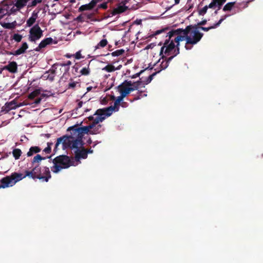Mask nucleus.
Segmentation results:
<instances>
[{"label": "nucleus", "instance_id": "f257e3e1", "mask_svg": "<svg viewBox=\"0 0 263 263\" xmlns=\"http://www.w3.org/2000/svg\"><path fill=\"white\" fill-rule=\"evenodd\" d=\"M93 124H90L88 126H85L74 129L73 130V135L76 136V138L73 136H63L57 139L54 151L55 152L59 145L62 143L63 147L64 148H78L80 146L83 145L82 137L84 134L89 133L91 128H93Z\"/></svg>", "mask_w": 263, "mask_h": 263}, {"label": "nucleus", "instance_id": "f03ea898", "mask_svg": "<svg viewBox=\"0 0 263 263\" xmlns=\"http://www.w3.org/2000/svg\"><path fill=\"white\" fill-rule=\"evenodd\" d=\"M183 35H179L175 38V41L176 43H177V49L174 50L173 55L171 56L170 57L166 58L165 56L163 59L162 62H161L160 66V69L158 70L157 72L158 73L162 70L166 69L169 64L170 61L177 55L179 53V46L180 45V42L181 41H186V44L185 45V48L186 50H190L192 48V45L196 44L197 42H198L202 37L203 34H183Z\"/></svg>", "mask_w": 263, "mask_h": 263}, {"label": "nucleus", "instance_id": "7ed1b4c3", "mask_svg": "<svg viewBox=\"0 0 263 263\" xmlns=\"http://www.w3.org/2000/svg\"><path fill=\"white\" fill-rule=\"evenodd\" d=\"M26 176L34 180L38 179L42 181L48 182L51 177L49 167L42 168L39 164L36 165L31 171H26Z\"/></svg>", "mask_w": 263, "mask_h": 263}, {"label": "nucleus", "instance_id": "20e7f679", "mask_svg": "<svg viewBox=\"0 0 263 263\" xmlns=\"http://www.w3.org/2000/svg\"><path fill=\"white\" fill-rule=\"evenodd\" d=\"M109 116L107 115L106 112L101 108L97 109L93 116H90L88 117L89 121H92L90 124H93V128H91L90 134L95 135L100 133L103 130L102 125L100 124L107 117Z\"/></svg>", "mask_w": 263, "mask_h": 263}, {"label": "nucleus", "instance_id": "39448f33", "mask_svg": "<svg viewBox=\"0 0 263 263\" xmlns=\"http://www.w3.org/2000/svg\"><path fill=\"white\" fill-rule=\"evenodd\" d=\"M52 162L54 165L51 167V170L54 173H58L61 170L67 168L74 165V162L71 160L69 157L64 155L57 156Z\"/></svg>", "mask_w": 263, "mask_h": 263}, {"label": "nucleus", "instance_id": "423d86ee", "mask_svg": "<svg viewBox=\"0 0 263 263\" xmlns=\"http://www.w3.org/2000/svg\"><path fill=\"white\" fill-rule=\"evenodd\" d=\"M175 34H169V37L168 40H166L164 45L161 47V50L160 52V55L161 56V58L163 59L164 58V55H163V53L166 55H169L171 54V52L173 51V49H175V47H177V44L175 45V40H172L170 42V40ZM177 48L175 49L176 50Z\"/></svg>", "mask_w": 263, "mask_h": 263}, {"label": "nucleus", "instance_id": "0eeeda50", "mask_svg": "<svg viewBox=\"0 0 263 263\" xmlns=\"http://www.w3.org/2000/svg\"><path fill=\"white\" fill-rule=\"evenodd\" d=\"M15 10L14 7L12 4H7L5 2L2 3L0 4V19L6 15H9L14 13Z\"/></svg>", "mask_w": 263, "mask_h": 263}, {"label": "nucleus", "instance_id": "6e6552de", "mask_svg": "<svg viewBox=\"0 0 263 263\" xmlns=\"http://www.w3.org/2000/svg\"><path fill=\"white\" fill-rule=\"evenodd\" d=\"M132 81L125 80L118 86V90L120 95L125 97L132 92L130 86H132Z\"/></svg>", "mask_w": 263, "mask_h": 263}, {"label": "nucleus", "instance_id": "1a4fd4ad", "mask_svg": "<svg viewBox=\"0 0 263 263\" xmlns=\"http://www.w3.org/2000/svg\"><path fill=\"white\" fill-rule=\"evenodd\" d=\"M125 97L122 95H120V96H118L117 99L114 102V104L113 106H110L108 107H105L103 108H101L103 109L104 112H106L107 115L111 116L114 111H117L119 109V106L120 103L122 102L123 99Z\"/></svg>", "mask_w": 263, "mask_h": 263}, {"label": "nucleus", "instance_id": "9d476101", "mask_svg": "<svg viewBox=\"0 0 263 263\" xmlns=\"http://www.w3.org/2000/svg\"><path fill=\"white\" fill-rule=\"evenodd\" d=\"M58 43V40L53 39L51 37H47L42 40L39 44V46L34 49L36 51H41V50L45 48L47 45H51L52 44H56Z\"/></svg>", "mask_w": 263, "mask_h": 263}, {"label": "nucleus", "instance_id": "9b49d317", "mask_svg": "<svg viewBox=\"0 0 263 263\" xmlns=\"http://www.w3.org/2000/svg\"><path fill=\"white\" fill-rule=\"evenodd\" d=\"M82 146H79L78 148H75L76 150L74 152V159L76 161H79L81 159H86L87 157V152L86 149L84 147L80 149L79 148ZM73 148L72 149H73Z\"/></svg>", "mask_w": 263, "mask_h": 263}, {"label": "nucleus", "instance_id": "f8f14e48", "mask_svg": "<svg viewBox=\"0 0 263 263\" xmlns=\"http://www.w3.org/2000/svg\"><path fill=\"white\" fill-rule=\"evenodd\" d=\"M101 1V0H91L89 3L83 5L80 7L78 11L81 12L85 11L91 10L95 7L98 3Z\"/></svg>", "mask_w": 263, "mask_h": 263}, {"label": "nucleus", "instance_id": "ddd939ff", "mask_svg": "<svg viewBox=\"0 0 263 263\" xmlns=\"http://www.w3.org/2000/svg\"><path fill=\"white\" fill-rule=\"evenodd\" d=\"M13 185V180L11 175L4 177L0 180V189H4Z\"/></svg>", "mask_w": 263, "mask_h": 263}, {"label": "nucleus", "instance_id": "4468645a", "mask_svg": "<svg viewBox=\"0 0 263 263\" xmlns=\"http://www.w3.org/2000/svg\"><path fill=\"white\" fill-rule=\"evenodd\" d=\"M3 69L7 70L10 72L15 73L17 72V63L14 61L10 62L7 65L3 66Z\"/></svg>", "mask_w": 263, "mask_h": 263}, {"label": "nucleus", "instance_id": "2eb2a0df", "mask_svg": "<svg viewBox=\"0 0 263 263\" xmlns=\"http://www.w3.org/2000/svg\"><path fill=\"white\" fill-rule=\"evenodd\" d=\"M227 0H212L211 3L209 5V7L211 9H215L218 7V10L220 9L221 6L226 3Z\"/></svg>", "mask_w": 263, "mask_h": 263}, {"label": "nucleus", "instance_id": "dca6fc26", "mask_svg": "<svg viewBox=\"0 0 263 263\" xmlns=\"http://www.w3.org/2000/svg\"><path fill=\"white\" fill-rule=\"evenodd\" d=\"M128 9V7L120 4L116 8L113 10L112 14L114 15L117 14H120L126 11Z\"/></svg>", "mask_w": 263, "mask_h": 263}, {"label": "nucleus", "instance_id": "f3484780", "mask_svg": "<svg viewBox=\"0 0 263 263\" xmlns=\"http://www.w3.org/2000/svg\"><path fill=\"white\" fill-rule=\"evenodd\" d=\"M11 176L12 179V180L14 181H13V184H14L16 182L20 181L27 177V176H26V174L24 176H23L22 174L17 173L16 172L12 173Z\"/></svg>", "mask_w": 263, "mask_h": 263}, {"label": "nucleus", "instance_id": "a211bd4d", "mask_svg": "<svg viewBox=\"0 0 263 263\" xmlns=\"http://www.w3.org/2000/svg\"><path fill=\"white\" fill-rule=\"evenodd\" d=\"M28 1L29 0H16L15 5H14L11 3H10L9 4H11L14 6V9H15L14 12H15L16 11V8H17L18 9H21L23 8L24 6L26 5Z\"/></svg>", "mask_w": 263, "mask_h": 263}, {"label": "nucleus", "instance_id": "6ab92c4d", "mask_svg": "<svg viewBox=\"0 0 263 263\" xmlns=\"http://www.w3.org/2000/svg\"><path fill=\"white\" fill-rule=\"evenodd\" d=\"M28 48L27 43L24 42L22 45L21 47L14 51L12 54L14 55H18L25 52L26 49Z\"/></svg>", "mask_w": 263, "mask_h": 263}, {"label": "nucleus", "instance_id": "aec40b11", "mask_svg": "<svg viewBox=\"0 0 263 263\" xmlns=\"http://www.w3.org/2000/svg\"><path fill=\"white\" fill-rule=\"evenodd\" d=\"M190 28V26H187L185 30H182L180 29H177L176 30H171L168 31V33H200L198 30L197 29H195L194 30L192 31L191 32H190V30L189 29Z\"/></svg>", "mask_w": 263, "mask_h": 263}, {"label": "nucleus", "instance_id": "412c9836", "mask_svg": "<svg viewBox=\"0 0 263 263\" xmlns=\"http://www.w3.org/2000/svg\"><path fill=\"white\" fill-rule=\"evenodd\" d=\"M51 157V156H48L47 157H42L39 154H37L35 156H34L31 161V163L32 164L37 163V164H39V163L43 160H45L46 158H50Z\"/></svg>", "mask_w": 263, "mask_h": 263}, {"label": "nucleus", "instance_id": "4be33fe9", "mask_svg": "<svg viewBox=\"0 0 263 263\" xmlns=\"http://www.w3.org/2000/svg\"><path fill=\"white\" fill-rule=\"evenodd\" d=\"M41 149L39 146H31L29 151L27 153L28 157L32 156L34 154H36L40 152Z\"/></svg>", "mask_w": 263, "mask_h": 263}, {"label": "nucleus", "instance_id": "5701e85b", "mask_svg": "<svg viewBox=\"0 0 263 263\" xmlns=\"http://www.w3.org/2000/svg\"><path fill=\"white\" fill-rule=\"evenodd\" d=\"M226 17V16H224V17L223 18H220L219 20V21L216 24H215L214 25V26H210V27H199L198 28L201 29L202 30H203L204 31H208L210 29L215 28V27L219 26L222 23V22L225 19Z\"/></svg>", "mask_w": 263, "mask_h": 263}, {"label": "nucleus", "instance_id": "b1692460", "mask_svg": "<svg viewBox=\"0 0 263 263\" xmlns=\"http://www.w3.org/2000/svg\"><path fill=\"white\" fill-rule=\"evenodd\" d=\"M118 69L119 68H116V67L112 64H108L102 68L103 70L107 71L108 72H111Z\"/></svg>", "mask_w": 263, "mask_h": 263}, {"label": "nucleus", "instance_id": "393cba45", "mask_svg": "<svg viewBox=\"0 0 263 263\" xmlns=\"http://www.w3.org/2000/svg\"><path fill=\"white\" fill-rule=\"evenodd\" d=\"M41 93V89H36L31 92L29 95H28V99L30 100L33 99L35 97L38 96Z\"/></svg>", "mask_w": 263, "mask_h": 263}, {"label": "nucleus", "instance_id": "a878e982", "mask_svg": "<svg viewBox=\"0 0 263 263\" xmlns=\"http://www.w3.org/2000/svg\"><path fill=\"white\" fill-rule=\"evenodd\" d=\"M43 34H30L29 40L31 42H35L39 40L42 36Z\"/></svg>", "mask_w": 263, "mask_h": 263}, {"label": "nucleus", "instance_id": "bb28decb", "mask_svg": "<svg viewBox=\"0 0 263 263\" xmlns=\"http://www.w3.org/2000/svg\"><path fill=\"white\" fill-rule=\"evenodd\" d=\"M29 33H42V30L39 25L36 24L30 29Z\"/></svg>", "mask_w": 263, "mask_h": 263}, {"label": "nucleus", "instance_id": "cd10ccee", "mask_svg": "<svg viewBox=\"0 0 263 263\" xmlns=\"http://www.w3.org/2000/svg\"><path fill=\"white\" fill-rule=\"evenodd\" d=\"M16 25V22L14 21L12 23H3L2 24V26L5 28L8 29H13L15 28Z\"/></svg>", "mask_w": 263, "mask_h": 263}, {"label": "nucleus", "instance_id": "c85d7f7f", "mask_svg": "<svg viewBox=\"0 0 263 263\" xmlns=\"http://www.w3.org/2000/svg\"><path fill=\"white\" fill-rule=\"evenodd\" d=\"M235 2H230L226 4L223 8V11H231L232 9L234 6L235 5Z\"/></svg>", "mask_w": 263, "mask_h": 263}, {"label": "nucleus", "instance_id": "c756f323", "mask_svg": "<svg viewBox=\"0 0 263 263\" xmlns=\"http://www.w3.org/2000/svg\"><path fill=\"white\" fill-rule=\"evenodd\" d=\"M22 153L21 150L19 148H15L12 151L13 156L15 159H18Z\"/></svg>", "mask_w": 263, "mask_h": 263}, {"label": "nucleus", "instance_id": "7c9ffc66", "mask_svg": "<svg viewBox=\"0 0 263 263\" xmlns=\"http://www.w3.org/2000/svg\"><path fill=\"white\" fill-rule=\"evenodd\" d=\"M142 83V81H138L135 82H133L132 86H130V88L132 89V91L138 90L139 88L140 87V85Z\"/></svg>", "mask_w": 263, "mask_h": 263}, {"label": "nucleus", "instance_id": "2f4dec72", "mask_svg": "<svg viewBox=\"0 0 263 263\" xmlns=\"http://www.w3.org/2000/svg\"><path fill=\"white\" fill-rule=\"evenodd\" d=\"M158 72H155L153 73H152V74L149 75L148 76V77L145 80H143L142 81V82H143V84L145 85V84H147L148 83H149L153 79V78L156 75L157 73H158Z\"/></svg>", "mask_w": 263, "mask_h": 263}, {"label": "nucleus", "instance_id": "473e14b6", "mask_svg": "<svg viewBox=\"0 0 263 263\" xmlns=\"http://www.w3.org/2000/svg\"><path fill=\"white\" fill-rule=\"evenodd\" d=\"M125 52V50L123 49L117 50L112 52L111 54L112 57H118L123 54Z\"/></svg>", "mask_w": 263, "mask_h": 263}, {"label": "nucleus", "instance_id": "72a5a7b5", "mask_svg": "<svg viewBox=\"0 0 263 263\" xmlns=\"http://www.w3.org/2000/svg\"><path fill=\"white\" fill-rule=\"evenodd\" d=\"M142 24V20H136L133 23V24L130 26L129 29L127 31H126L125 33H127L128 32H131L132 28L134 27L135 25H141Z\"/></svg>", "mask_w": 263, "mask_h": 263}, {"label": "nucleus", "instance_id": "f704fd0d", "mask_svg": "<svg viewBox=\"0 0 263 263\" xmlns=\"http://www.w3.org/2000/svg\"><path fill=\"white\" fill-rule=\"evenodd\" d=\"M107 41L106 39L102 40L96 46V48H99L100 47H104L107 44Z\"/></svg>", "mask_w": 263, "mask_h": 263}, {"label": "nucleus", "instance_id": "c9c22d12", "mask_svg": "<svg viewBox=\"0 0 263 263\" xmlns=\"http://www.w3.org/2000/svg\"><path fill=\"white\" fill-rule=\"evenodd\" d=\"M43 0H33L31 3H29L28 8L34 7L37 5V4L42 3Z\"/></svg>", "mask_w": 263, "mask_h": 263}, {"label": "nucleus", "instance_id": "e433bc0d", "mask_svg": "<svg viewBox=\"0 0 263 263\" xmlns=\"http://www.w3.org/2000/svg\"><path fill=\"white\" fill-rule=\"evenodd\" d=\"M90 70L89 67H83L80 71V73L81 75L87 76L89 74Z\"/></svg>", "mask_w": 263, "mask_h": 263}, {"label": "nucleus", "instance_id": "4c0bfd02", "mask_svg": "<svg viewBox=\"0 0 263 263\" xmlns=\"http://www.w3.org/2000/svg\"><path fill=\"white\" fill-rule=\"evenodd\" d=\"M208 8H210L209 5L205 6L203 8L200 9L198 11V14L199 15H204L207 12Z\"/></svg>", "mask_w": 263, "mask_h": 263}, {"label": "nucleus", "instance_id": "58836bf2", "mask_svg": "<svg viewBox=\"0 0 263 263\" xmlns=\"http://www.w3.org/2000/svg\"><path fill=\"white\" fill-rule=\"evenodd\" d=\"M60 63H56L54 64L52 67L49 70L50 72L52 74H54L55 73L57 69L58 68L59 66H60Z\"/></svg>", "mask_w": 263, "mask_h": 263}, {"label": "nucleus", "instance_id": "ea45409f", "mask_svg": "<svg viewBox=\"0 0 263 263\" xmlns=\"http://www.w3.org/2000/svg\"><path fill=\"white\" fill-rule=\"evenodd\" d=\"M13 39L17 42H19L21 41L22 36L20 34H14Z\"/></svg>", "mask_w": 263, "mask_h": 263}, {"label": "nucleus", "instance_id": "a19ab883", "mask_svg": "<svg viewBox=\"0 0 263 263\" xmlns=\"http://www.w3.org/2000/svg\"><path fill=\"white\" fill-rule=\"evenodd\" d=\"M40 9H39L37 10H35L33 11L32 13V15H31V16L30 17L31 18H34L35 20H36V18H37V16H38V13L40 11Z\"/></svg>", "mask_w": 263, "mask_h": 263}, {"label": "nucleus", "instance_id": "79ce46f5", "mask_svg": "<svg viewBox=\"0 0 263 263\" xmlns=\"http://www.w3.org/2000/svg\"><path fill=\"white\" fill-rule=\"evenodd\" d=\"M36 20H35L33 18L30 17L27 21V25L28 26L30 27L35 22Z\"/></svg>", "mask_w": 263, "mask_h": 263}, {"label": "nucleus", "instance_id": "37998d69", "mask_svg": "<svg viewBox=\"0 0 263 263\" xmlns=\"http://www.w3.org/2000/svg\"><path fill=\"white\" fill-rule=\"evenodd\" d=\"M78 83L76 82H71L68 84V88H74L76 87V85Z\"/></svg>", "mask_w": 263, "mask_h": 263}, {"label": "nucleus", "instance_id": "c03bdc74", "mask_svg": "<svg viewBox=\"0 0 263 263\" xmlns=\"http://www.w3.org/2000/svg\"><path fill=\"white\" fill-rule=\"evenodd\" d=\"M83 102L82 101H80L78 103V106L77 107V108H76V113L77 114H80V112H79V109L80 108L82 107V105H83Z\"/></svg>", "mask_w": 263, "mask_h": 263}, {"label": "nucleus", "instance_id": "a18cd8bd", "mask_svg": "<svg viewBox=\"0 0 263 263\" xmlns=\"http://www.w3.org/2000/svg\"><path fill=\"white\" fill-rule=\"evenodd\" d=\"M156 45V43H151L146 46L145 49H152Z\"/></svg>", "mask_w": 263, "mask_h": 263}, {"label": "nucleus", "instance_id": "49530a36", "mask_svg": "<svg viewBox=\"0 0 263 263\" xmlns=\"http://www.w3.org/2000/svg\"><path fill=\"white\" fill-rule=\"evenodd\" d=\"M98 7L99 8H102L104 9H106L107 8V3H103L98 6Z\"/></svg>", "mask_w": 263, "mask_h": 263}, {"label": "nucleus", "instance_id": "de8ad7c7", "mask_svg": "<svg viewBox=\"0 0 263 263\" xmlns=\"http://www.w3.org/2000/svg\"><path fill=\"white\" fill-rule=\"evenodd\" d=\"M60 66L63 67V66H68L71 64V62L70 61H68L66 63H60Z\"/></svg>", "mask_w": 263, "mask_h": 263}, {"label": "nucleus", "instance_id": "09e8293b", "mask_svg": "<svg viewBox=\"0 0 263 263\" xmlns=\"http://www.w3.org/2000/svg\"><path fill=\"white\" fill-rule=\"evenodd\" d=\"M43 152L46 154H50L51 152V148L49 146H47L43 150Z\"/></svg>", "mask_w": 263, "mask_h": 263}, {"label": "nucleus", "instance_id": "8fccbe9b", "mask_svg": "<svg viewBox=\"0 0 263 263\" xmlns=\"http://www.w3.org/2000/svg\"><path fill=\"white\" fill-rule=\"evenodd\" d=\"M75 58L77 59H80L82 58L80 51H78L76 52V55H75Z\"/></svg>", "mask_w": 263, "mask_h": 263}, {"label": "nucleus", "instance_id": "3c124183", "mask_svg": "<svg viewBox=\"0 0 263 263\" xmlns=\"http://www.w3.org/2000/svg\"><path fill=\"white\" fill-rule=\"evenodd\" d=\"M144 70H141L140 72L137 73L132 76V78H136L140 76V74L142 73Z\"/></svg>", "mask_w": 263, "mask_h": 263}, {"label": "nucleus", "instance_id": "603ef678", "mask_svg": "<svg viewBox=\"0 0 263 263\" xmlns=\"http://www.w3.org/2000/svg\"><path fill=\"white\" fill-rule=\"evenodd\" d=\"M42 100V98H41V97L38 98H37V99L35 100V101H34V103H35V104H39V103H41V102Z\"/></svg>", "mask_w": 263, "mask_h": 263}, {"label": "nucleus", "instance_id": "864d4df0", "mask_svg": "<svg viewBox=\"0 0 263 263\" xmlns=\"http://www.w3.org/2000/svg\"><path fill=\"white\" fill-rule=\"evenodd\" d=\"M130 0H122L120 4L125 5L129 2Z\"/></svg>", "mask_w": 263, "mask_h": 263}, {"label": "nucleus", "instance_id": "5fc2aeb1", "mask_svg": "<svg viewBox=\"0 0 263 263\" xmlns=\"http://www.w3.org/2000/svg\"><path fill=\"white\" fill-rule=\"evenodd\" d=\"M120 105H121L123 107H126L127 105V103L126 102L122 101Z\"/></svg>", "mask_w": 263, "mask_h": 263}, {"label": "nucleus", "instance_id": "6e6d98bb", "mask_svg": "<svg viewBox=\"0 0 263 263\" xmlns=\"http://www.w3.org/2000/svg\"><path fill=\"white\" fill-rule=\"evenodd\" d=\"M50 95H48L47 94H46V93H42L41 94L40 97L42 98V99L44 98H47V97H48Z\"/></svg>", "mask_w": 263, "mask_h": 263}, {"label": "nucleus", "instance_id": "4d7b16f0", "mask_svg": "<svg viewBox=\"0 0 263 263\" xmlns=\"http://www.w3.org/2000/svg\"><path fill=\"white\" fill-rule=\"evenodd\" d=\"M206 22V20H204V21H202L201 22H200V23H199L198 24V25H204Z\"/></svg>", "mask_w": 263, "mask_h": 263}, {"label": "nucleus", "instance_id": "13d9d810", "mask_svg": "<svg viewBox=\"0 0 263 263\" xmlns=\"http://www.w3.org/2000/svg\"><path fill=\"white\" fill-rule=\"evenodd\" d=\"M86 152H87V155L88 156V153L91 154L93 153V150H92L91 149H86Z\"/></svg>", "mask_w": 263, "mask_h": 263}, {"label": "nucleus", "instance_id": "bf43d9fd", "mask_svg": "<svg viewBox=\"0 0 263 263\" xmlns=\"http://www.w3.org/2000/svg\"><path fill=\"white\" fill-rule=\"evenodd\" d=\"M163 31V30H157L156 31H155L154 33H162Z\"/></svg>", "mask_w": 263, "mask_h": 263}, {"label": "nucleus", "instance_id": "052dcab7", "mask_svg": "<svg viewBox=\"0 0 263 263\" xmlns=\"http://www.w3.org/2000/svg\"><path fill=\"white\" fill-rule=\"evenodd\" d=\"M51 135L50 134H46L45 135V137L47 138H49L50 137Z\"/></svg>", "mask_w": 263, "mask_h": 263}, {"label": "nucleus", "instance_id": "680f3d73", "mask_svg": "<svg viewBox=\"0 0 263 263\" xmlns=\"http://www.w3.org/2000/svg\"><path fill=\"white\" fill-rule=\"evenodd\" d=\"M52 144H53V143L52 142H48L47 143V146H49V147H51Z\"/></svg>", "mask_w": 263, "mask_h": 263}, {"label": "nucleus", "instance_id": "e2e57ef3", "mask_svg": "<svg viewBox=\"0 0 263 263\" xmlns=\"http://www.w3.org/2000/svg\"><path fill=\"white\" fill-rule=\"evenodd\" d=\"M175 1V4L177 5L180 3V0H174Z\"/></svg>", "mask_w": 263, "mask_h": 263}, {"label": "nucleus", "instance_id": "0e129e2a", "mask_svg": "<svg viewBox=\"0 0 263 263\" xmlns=\"http://www.w3.org/2000/svg\"><path fill=\"white\" fill-rule=\"evenodd\" d=\"M73 68L75 69L76 71H77L78 70L79 67H78V66H74L73 67Z\"/></svg>", "mask_w": 263, "mask_h": 263}, {"label": "nucleus", "instance_id": "69168bd1", "mask_svg": "<svg viewBox=\"0 0 263 263\" xmlns=\"http://www.w3.org/2000/svg\"><path fill=\"white\" fill-rule=\"evenodd\" d=\"M5 70L4 69H3V67L0 68V74H2V72L3 71Z\"/></svg>", "mask_w": 263, "mask_h": 263}, {"label": "nucleus", "instance_id": "338daca9", "mask_svg": "<svg viewBox=\"0 0 263 263\" xmlns=\"http://www.w3.org/2000/svg\"><path fill=\"white\" fill-rule=\"evenodd\" d=\"M91 142H92V141H91V140L90 139H89L87 140V143H88V144H90V143H91Z\"/></svg>", "mask_w": 263, "mask_h": 263}, {"label": "nucleus", "instance_id": "774afa93", "mask_svg": "<svg viewBox=\"0 0 263 263\" xmlns=\"http://www.w3.org/2000/svg\"><path fill=\"white\" fill-rule=\"evenodd\" d=\"M70 3H74L76 2V0H69Z\"/></svg>", "mask_w": 263, "mask_h": 263}]
</instances>
